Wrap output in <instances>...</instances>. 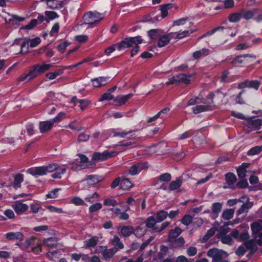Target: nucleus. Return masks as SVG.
I'll list each match as a JSON object with an SVG mask.
<instances>
[{"instance_id":"64","label":"nucleus","mask_w":262,"mask_h":262,"mask_svg":"<svg viewBox=\"0 0 262 262\" xmlns=\"http://www.w3.org/2000/svg\"><path fill=\"white\" fill-rule=\"evenodd\" d=\"M254 236L258 245L261 246L262 245V230Z\"/></svg>"},{"instance_id":"25","label":"nucleus","mask_w":262,"mask_h":262,"mask_svg":"<svg viewBox=\"0 0 262 262\" xmlns=\"http://www.w3.org/2000/svg\"><path fill=\"white\" fill-rule=\"evenodd\" d=\"M255 239L254 237L250 240L247 241L245 242L244 245L247 249L251 250V254L254 253L257 250V247L255 244Z\"/></svg>"},{"instance_id":"15","label":"nucleus","mask_w":262,"mask_h":262,"mask_svg":"<svg viewBox=\"0 0 262 262\" xmlns=\"http://www.w3.org/2000/svg\"><path fill=\"white\" fill-rule=\"evenodd\" d=\"M133 96V94H128L126 95L117 96L114 99V102L118 106H121L124 104L128 99Z\"/></svg>"},{"instance_id":"19","label":"nucleus","mask_w":262,"mask_h":262,"mask_svg":"<svg viewBox=\"0 0 262 262\" xmlns=\"http://www.w3.org/2000/svg\"><path fill=\"white\" fill-rule=\"evenodd\" d=\"M6 238L8 240L17 239L21 241L24 238V235L20 232H11L6 234Z\"/></svg>"},{"instance_id":"29","label":"nucleus","mask_w":262,"mask_h":262,"mask_svg":"<svg viewBox=\"0 0 262 262\" xmlns=\"http://www.w3.org/2000/svg\"><path fill=\"white\" fill-rule=\"evenodd\" d=\"M24 181V176L22 174L18 173L14 178L13 186L17 189L21 187V183Z\"/></svg>"},{"instance_id":"12","label":"nucleus","mask_w":262,"mask_h":262,"mask_svg":"<svg viewBox=\"0 0 262 262\" xmlns=\"http://www.w3.org/2000/svg\"><path fill=\"white\" fill-rule=\"evenodd\" d=\"M28 173L37 178L40 176L46 174L45 166H40L29 168L27 170Z\"/></svg>"},{"instance_id":"38","label":"nucleus","mask_w":262,"mask_h":262,"mask_svg":"<svg viewBox=\"0 0 262 262\" xmlns=\"http://www.w3.org/2000/svg\"><path fill=\"white\" fill-rule=\"evenodd\" d=\"M236 176L232 173H228L226 174V181L229 185H233L236 182Z\"/></svg>"},{"instance_id":"39","label":"nucleus","mask_w":262,"mask_h":262,"mask_svg":"<svg viewBox=\"0 0 262 262\" xmlns=\"http://www.w3.org/2000/svg\"><path fill=\"white\" fill-rule=\"evenodd\" d=\"M262 151V145L256 146L251 148L247 152L248 156H253L259 154Z\"/></svg>"},{"instance_id":"23","label":"nucleus","mask_w":262,"mask_h":262,"mask_svg":"<svg viewBox=\"0 0 262 262\" xmlns=\"http://www.w3.org/2000/svg\"><path fill=\"white\" fill-rule=\"evenodd\" d=\"M183 178L182 177H179L176 179V180L171 182L169 185V190L173 191L180 188L182 184Z\"/></svg>"},{"instance_id":"14","label":"nucleus","mask_w":262,"mask_h":262,"mask_svg":"<svg viewBox=\"0 0 262 262\" xmlns=\"http://www.w3.org/2000/svg\"><path fill=\"white\" fill-rule=\"evenodd\" d=\"M12 207L17 214H21L27 211L28 209V206L27 204L20 202H16L12 205Z\"/></svg>"},{"instance_id":"47","label":"nucleus","mask_w":262,"mask_h":262,"mask_svg":"<svg viewBox=\"0 0 262 262\" xmlns=\"http://www.w3.org/2000/svg\"><path fill=\"white\" fill-rule=\"evenodd\" d=\"M242 17V14L235 13L231 14L229 17V20L230 22L236 23L239 21Z\"/></svg>"},{"instance_id":"6","label":"nucleus","mask_w":262,"mask_h":262,"mask_svg":"<svg viewBox=\"0 0 262 262\" xmlns=\"http://www.w3.org/2000/svg\"><path fill=\"white\" fill-rule=\"evenodd\" d=\"M224 97V94L220 91L210 93L207 96V103L210 105L214 103H220L222 102Z\"/></svg>"},{"instance_id":"57","label":"nucleus","mask_w":262,"mask_h":262,"mask_svg":"<svg viewBox=\"0 0 262 262\" xmlns=\"http://www.w3.org/2000/svg\"><path fill=\"white\" fill-rule=\"evenodd\" d=\"M102 208V204L100 203H97L90 206L89 211L90 212H94L100 210Z\"/></svg>"},{"instance_id":"16","label":"nucleus","mask_w":262,"mask_h":262,"mask_svg":"<svg viewBox=\"0 0 262 262\" xmlns=\"http://www.w3.org/2000/svg\"><path fill=\"white\" fill-rule=\"evenodd\" d=\"M101 181V179L97 176L94 175H90L87 177V178L82 181V184H89L90 185H93L96 183H99Z\"/></svg>"},{"instance_id":"60","label":"nucleus","mask_w":262,"mask_h":262,"mask_svg":"<svg viewBox=\"0 0 262 262\" xmlns=\"http://www.w3.org/2000/svg\"><path fill=\"white\" fill-rule=\"evenodd\" d=\"M60 190V188H55L54 190L49 191V193L47 194V197L52 199L56 198L58 195V192Z\"/></svg>"},{"instance_id":"61","label":"nucleus","mask_w":262,"mask_h":262,"mask_svg":"<svg viewBox=\"0 0 262 262\" xmlns=\"http://www.w3.org/2000/svg\"><path fill=\"white\" fill-rule=\"evenodd\" d=\"M79 106L83 110L85 109L90 103V101L86 99H80L78 100Z\"/></svg>"},{"instance_id":"10","label":"nucleus","mask_w":262,"mask_h":262,"mask_svg":"<svg viewBox=\"0 0 262 262\" xmlns=\"http://www.w3.org/2000/svg\"><path fill=\"white\" fill-rule=\"evenodd\" d=\"M247 57L254 58H255V56L253 55L250 54H244L243 55L237 56L235 57L231 62V64L233 67H241L246 61Z\"/></svg>"},{"instance_id":"8","label":"nucleus","mask_w":262,"mask_h":262,"mask_svg":"<svg viewBox=\"0 0 262 262\" xmlns=\"http://www.w3.org/2000/svg\"><path fill=\"white\" fill-rule=\"evenodd\" d=\"M39 74L37 69L35 66H34L33 69L30 70L28 74H22L18 78V81H29L35 78Z\"/></svg>"},{"instance_id":"63","label":"nucleus","mask_w":262,"mask_h":262,"mask_svg":"<svg viewBox=\"0 0 262 262\" xmlns=\"http://www.w3.org/2000/svg\"><path fill=\"white\" fill-rule=\"evenodd\" d=\"M29 41V43H30V47L31 48H34L36 47L40 43L41 40L39 37H36L32 39H28Z\"/></svg>"},{"instance_id":"4","label":"nucleus","mask_w":262,"mask_h":262,"mask_svg":"<svg viewBox=\"0 0 262 262\" xmlns=\"http://www.w3.org/2000/svg\"><path fill=\"white\" fill-rule=\"evenodd\" d=\"M191 75L179 74L169 78L168 83L173 84L178 83H183L188 84L190 82Z\"/></svg>"},{"instance_id":"62","label":"nucleus","mask_w":262,"mask_h":262,"mask_svg":"<svg viewBox=\"0 0 262 262\" xmlns=\"http://www.w3.org/2000/svg\"><path fill=\"white\" fill-rule=\"evenodd\" d=\"M86 247H94L97 244V240L95 237H92L86 241Z\"/></svg>"},{"instance_id":"31","label":"nucleus","mask_w":262,"mask_h":262,"mask_svg":"<svg viewBox=\"0 0 262 262\" xmlns=\"http://www.w3.org/2000/svg\"><path fill=\"white\" fill-rule=\"evenodd\" d=\"M209 53V50L206 48H203L202 49L196 51L193 53V57L198 59L202 56H207Z\"/></svg>"},{"instance_id":"11","label":"nucleus","mask_w":262,"mask_h":262,"mask_svg":"<svg viewBox=\"0 0 262 262\" xmlns=\"http://www.w3.org/2000/svg\"><path fill=\"white\" fill-rule=\"evenodd\" d=\"M174 37V33H170L167 34L161 35L159 37L157 45L159 47H163L166 46L170 39Z\"/></svg>"},{"instance_id":"18","label":"nucleus","mask_w":262,"mask_h":262,"mask_svg":"<svg viewBox=\"0 0 262 262\" xmlns=\"http://www.w3.org/2000/svg\"><path fill=\"white\" fill-rule=\"evenodd\" d=\"M251 228L253 236L256 235L262 230V220H259L251 224Z\"/></svg>"},{"instance_id":"24","label":"nucleus","mask_w":262,"mask_h":262,"mask_svg":"<svg viewBox=\"0 0 262 262\" xmlns=\"http://www.w3.org/2000/svg\"><path fill=\"white\" fill-rule=\"evenodd\" d=\"M253 205V202L249 201V200L246 202L244 203L241 207V208L237 211V214L238 215L246 212L250 209Z\"/></svg>"},{"instance_id":"5","label":"nucleus","mask_w":262,"mask_h":262,"mask_svg":"<svg viewBox=\"0 0 262 262\" xmlns=\"http://www.w3.org/2000/svg\"><path fill=\"white\" fill-rule=\"evenodd\" d=\"M118 153L116 151H108L107 150H105L102 153L95 152L93 155L92 159L95 161H105L117 156Z\"/></svg>"},{"instance_id":"37","label":"nucleus","mask_w":262,"mask_h":262,"mask_svg":"<svg viewBox=\"0 0 262 262\" xmlns=\"http://www.w3.org/2000/svg\"><path fill=\"white\" fill-rule=\"evenodd\" d=\"M194 32L193 30H185L182 32L180 31L178 33H173L174 35L176 34L175 38L177 39H182L183 37L189 36L190 34Z\"/></svg>"},{"instance_id":"34","label":"nucleus","mask_w":262,"mask_h":262,"mask_svg":"<svg viewBox=\"0 0 262 262\" xmlns=\"http://www.w3.org/2000/svg\"><path fill=\"white\" fill-rule=\"evenodd\" d=\"M173 5L170 3L162 5L160 6V10L161 11V17L165 18L168 14V10L170 9Z\"/></svg>"},{"instance_id":"36","label":"nucleus","mask_w":262,"mask_h":262,"mask_svg":"<svg viewBox=\"0 0 262 262\" xmlns=\"http://www.w3.org/2000/svg\"><path fill=\"white\" fill-rule=\"evenodd\" d=\"M168 216V212L165 210H161L158 212L156 214V220L158 223L163 221Z\"/></svg>"},{"instance_id":"21","label":"nucleus","mask_w":262,"mask_h":262,"mask_svg":"<svg viewBox=\"0 0 262 262\" xmlns=\"http://www.w3.org/2000/svg\"><path fill=\"white\" fill-rule=\"evenodd\" d=\"M43 244L51 248H56L58 245V240L55 237H52L45 239L43 241Z\"/></svg>"},{"instance_id":"46","label":"nucleus","mask_w":262,"mask_h":262,"mask_svg":"<svg viewBox=\"0 0 262 262\" xmlns=\"http://www.w3.org/2000/svg\"><path fill=\"white\" fill-rule=\"evenodd\" d=\"M261 83L259 81L257 80H248V88H253L256 90H258Z\"/></svg>"},{"instance_id":"54","label":"nucleus","mask_w":262,"mask_h":262,"mask_svg":"<svg viewBox=\"0 0 262 262\" xmlns=\"http://www.w3.org/2000/svg\"><path fill=\"white\" fill-rule=\"evenodd\" d=\"M192 221V217L190 215H185L181 220V222L183 224L186 226L189 225Z\"/></svg>"},{"instance_id":"43","label":"nucleus","mask_w":262,"mask_h":262,"mask_svg":"<svg viewBox=\"0 0 262 262\" xmlns=\"http://www.w3.org/2000/svg\"><path fill=\"white\" fill-rule=\"evenodd\" d=\"M162 32L160 30L152 29L148 32V34L150 38L156 39L161 36Z\"/></svg>"},{"instance_id":"40","label":"nucleus","mask_w":262,"mask_h":262,"mask_svg":"<svg viewBox=\"0 0 262 262\" xmlns=\"http://www.w3.org/2000/svg\"><path fill=\"white\" fill-rule=\"evenodd\" d=\"M120 185L121 188L124 190H128L133 186L132 183L128 178L123 179L121 181Z\"/></svg>"},{"instance_id":"32","label":"nucleus","mask_w":262,"mask_h":262,"mask_svg":"<svg viewBox=\"0 0 262 262\" xmlns=\"http://www.w3.org/2000/svg\"><path fill=\"white\" fill-rule=\"evenodd\" d=\"M249 127L253 128L255 129H259L262 125V120L260 119H250L249 121Z\"/></svg>"},{"instance_id":"52","label":"nucleus","mask_w":262,"mask_h":262,"mask_svg":"<svg viewBox=\"0 0 262 262\" xmlns=\"http://www.w3.org/2000/svg\"><path fill=\"white\" fill-rule=\"evenodd\" d=\"M99 197V195L97 192L93 193L92 195H88L85 200L86 201L92 203L96 201V199Z\"/></svg>"},{"instance_id":"22","label":"nucleus","mask_w":262,"mask_h":262,"mask_svg":"<svg viewBox=\"0 0 262 262\" xmlns=\"http://www.w3.org/2000/svg\"><path fill=\"white\" fill-rule=\"evenodd\" d=\"M92 84L94 87H99L105 85L107 82V78L100 77L92 80Z\"/></svg>"},{"instance_id":"44","label":"nucleus","mask_w":262,"mask_h":262,"mask_svg":"<svg viewBox=\"0 0 262 262\" xmlns=\"http://www.w3.org/2000/svg\"><path fill=\"white\" fill-rule=\"evenodd\" d=\"M103 204L106 206L115 207L118 205V203L113 198H106L103 201Z\"/></svg>"},{"instance_id":"49","label":"nucleus","mask_w":262,"mask_h":262,"mask_svg":"<svg viewBox=\"0 0 262 262\" xmlns=\"http://www.w3.org/2000/svg\"><path fill=\"white\" fill-rule=\"evenodd\" d=\"M114 96L112 94L107 91V92L105 93H104L100 98L99 99V101H103L104 100H114Z\"/></svg>"},{"instance_id":"2","label":"nucleus","mask_w":262,"mask_h":262,"mask_svg":"<svg viewBox=\"0 0 262 262\" xmlns=\"http://www.w3.org/2000/svg\"><path fill=\"white\" fill-rule=\"evenodd\" d=\"M104 14L96 11H89L85 13L82 20L83 24L92 25L94 24L98 23L103 19Z\"/></svg>"},{"instance_id":"50","label":"nucleus","mask_w":262,"mask_h":262,"mask_svg":"<svg viewBox=\"0 0 262 262\" xmlns=\"http://www.w3.org/2000/svg\"><path fill=\"white\" fill-rule=\"evenodd\" d=\"M135 130H130L128 132H113V136L114 137H120L121 138H125L127 135L129 134H132L133 132H134Z\"/></svg>"},{"instance_id":"58","label":"nucleus","mask_w":262,"mask_h":262,"mask_svg":"<svg viewBox=\"0 0 262 262\" xmlns=\"http://www.w3.org/2000/svg\"><path fill=\"white\" fill-rule=\"evenodd\" d=\"M64 115H65L64 113L60 112L55 118H54L52 119H51V120L52 121V122L54 124V123H57L60 122L63 119Z\"/></svg>"},{"instance_id":"55","label":"nucleus","mask_w":262,"mask_h":262,"mask_svg":"<svg viewBox=\"0 0 262 262\" xmlns=\"http://www.w3.org/2000/svg\"><path fill=\"white\" fill-rule=\"evenodd\" d=\"M221 241L223 244L231 245L232 242V239L229 235H224L222 236L221 237Z\"/></svg>"},{"instance_id":"13","label":"nucleus","mask_w":262,"mask_h":262,"mask_svg":"<svg viewBox=\"0 0 262 262\" xmlns=\"http://www.w3.org/2000/svg\"><path fill=\"white\" fill-rule=\"evenodd\" d=\"M54 125L51 120L41 121L39 123V129L41 133H45L50 131Z\"/></svg>"},{"instance_id":"42","label":"nucleus","mask_w":262,"mask_h":262,"mask_svg":"<svg viewBox=\"0 0 262 262\" xmlns=\"http://www.w3.org/2000/svg\"><path fill=\"white\" fill-rule=\"evenodd\" d=\"M55 171V173L52 175V178L54 179H60L61 178L62 174L66 172V168H60L57 165V168Z\"/></svg>"},{"instance_id":"30","label":"nucleus","mask_w":262,"mask_h":262,"mask_svg":"<svg viewBox=\"0 0 262 262\" xmlns=\"http://www.w3.org/2000/svg\"><path fill=\"white\" fill-rule=\"evenodd\" d=\"M210 105L208 103L207 105H200L194 106L192 108V111L194 114H199L201 112L208 111L210 108Z\"/></svg>"},{"instance_id":"7","label":"nucleus","mask_w":262,"mask_h":262,"mask_svg":"<svg viewBox=\"0 0 262 262\" xmlns=\"http://www.w3.org/2000/svg\"><path fill=\"white\" fill-rule=\"evenodd\" d=\"M78 156L80 158L79 162L77 161L76 164L75 163H72L69 165V167L75 170H79L86 168L84 164L86 163L88 160V158L82 154H79Z\"/></svg>"},{"instance_id":"33","label":"nucleus","mask_w":262,"mask_h":262,"mask_svg":"<svg viewBox=\"0 0 262 262\" xmlns=\"http://www.w3.org/2000/svg\"><path fill=\"white\" fill-rule=\"evenodd\" d=\"M234 212V209H225L222 212V217L225 220H229L233 217Z\"/></svg>"},{"instance_id":"9","label":"nucleus","mask_w":262,"mask_h":262,"mask_svg":"<svg viewBox=\"0 0 262 262\" xmlns=\"http://www.w3.org/2000/svg\"><path fill=\"white\" fill-rule=\"evenodd\" d=\"M147 163H138L130 167L128 173L132 176H135L139 173L142 170L147 169Z\"/></svg>"},{"instance_id":"20","label":"nucleus","mask_w":262,"mask_h":262,"mask_svg":"<svg viewBox=\"0 0 262 262\" xmlns=\"http://www.w3.org/2000/svg\"><path fill=\"white\" fill-rule=\"evenodd\" d=\"M157 223H158L157 220L152 216L148 217L145 222L146 227L151 229L154 232H156L155 228L158 227L156 225Z\"/></svg>"},{"instance_id":"48","label":"nucleus","mask_w":262,"mask_h":262,"mask_svg":"<svg viewBox=\"0 0 262 262\" xmlns=\"http://www.w3.org/2000/svg\"><path fill=\"white\" fill-rule=\"evenodd\" d=\"M135 236L137 237H141L142 236H143L145 233V230L143 229V228L138 226L137 227L136 229L134 230V232Z\"/></svg>"},{"instance_id":"17","label":"nucleus","mask_w":262,"mask_h":262,"mask_svg":"<svg viewBox=\"0 0 262 262\" xmlns=\"http://www.w3.org/2000/svg\"><path fill=\"white\" fill-rule=\"evenodd\" d=\"M182 232V230L179 227H176L173 229L170 230L168 234V242H170L177 238Z\"/></svg>"},{"instance_id":"28","label":"nucleus","mask_w":262,"mask_h":262,"mask_svg":"<svg viewBox=\"0 0 262 262\" xmlns=\"http://www.w3.org/2000/svg\"><path fill=\"white\" fill-rule=\"evenodd\" d=\"M223 204L220 202L214 203L212 205V212L216 218L218 216L219 213L221 211Z\"/></svg>"},{"instance_id":"3","label":"nucleus","mask_w":262,"mask_h":262,"mask_svg":"<svg viewBox=\"0 0 262 262\" xmlns=\"http://www.w3.org/2000/svg\"><path fill=\"white\" fill-rule=\"evenodd\" d=\"M207 255L208 256L212 258L214 262H219L223 258L227 257L228 256L226 251L217 248L209 249L207 252Z\"/></svg>"},{"instance_id":"27","label":"nucleus","mask_w":262,"mask_h":262,"mask_svg":"<svg viewBox=\"0 0 262 262\" xmlns=\"http://www.w3.org/2000/svg\"><path fill=\"white\" fill-rule=\"evenodd\" d=\"M169 243H170V246L172 248H179L183 247L184 245L185 242L184 238L181 236Z\"/></svg>"},{"instance_id":"56","label":"nucleus","mask_w":262,"mask_h":262,"mask_svg":"<svg viewBox=\"0 0 262 262\" xmlns=\"http://www.w3.org/2000/svg\"><path fill=\"white\" fill-rule=\"evenodd\" d=\"M46 173L48 172H52L57 168V164L55 163L50 164L47 166H44Z\"/></svg>"},{"instance_id":"51","label":"nucleus","mask_w":262,"mask_h":262,"mask_svg":"<svg viewBox=\"0 0 262 262\" xmlns=\"http://www.w3.org/2000/svg\"><path fill=\"white\" fill-rule=\"evenodd\" d=\"M37 24V20L36 19H32L30 22L26 26L21 27V29L26 30H31Z\"/></svg>"},{"instance_id":"53","label":"nucleus","mask_w":262,"mask_h":262,"mask_svg":"<svg viewBox=\"0 0 262 262\" xmlns=\"http://www.w3.org/2000/svg\"><path fill=\"white\" fill-rule=\"evenodd\" d=\"M171 179V174L168 173H165L162 174L159 177V180L161 182H168L170 181Z\"/></svg>"},{"instance_id":"35","label":"nucleus","mask_w":262,"mask_h":262,"mask_svg":"<svg viewBox=\"0 0 262 262\" xmlns=\"http://www.w3.org/2000/svg\"><path fill=\"white\" fill-rule=\"evenodd\" d=\"M134 232V228L132 226H124L120 229L121 235L124 237L128 236Z\"/></svg>"},{"instance_id":"41","label":"nucleus","mask_w":262,"mask_h":262,"mask_svg":"<svg viewBox=\"0 0 262 262\" xmlns=\"http://www.w3.org/2000/svg\"><path fill=\"white\" fill-rule=\"evenodd\" d=\"M35 66L39 74L48 71L52 67V64H36Z\"/></svg>"},{"instance_id":"1","label":"nucleus","mask_w":262,"mask_h":262,"mask_svg":"<svg viewBox=\"0 0 262 262\" xmlns=\"http://www.w3.org/2000/svg\"><path fill=\"white\" fill-rule=\"evenodd\" d=\"M142 42V39L140 36L125 38L120 42L107 48L105 50V53L106 54H110L116 49L119 51H121L123 49L132 47L134 45L141 43Z\"/></svg>"},{"instance_id":"45","label":"nucleus","mask_w":262,"mask_h":262,"mask_svg":"<svg viewBox=\"0 0 262 262\" xmlns=\"http://www.w3.org/2000/svg\"><path fill=\"white\" fill-rule=\"evenodd\" d=\"M113 245L118 249H121L123 248V244L120 242V238L116 236H114L112 240Z\"/></svg>"},{"instance_id":"59","label":"nucleus","mask_w":262,"mask_h":262,"mask_svg":"<svg viewBox=\"0 0 262 262\" xmlns=\"http://www.w3.org/2000/svg\"><path fill=\"white\" fill-rule=\"evenodd\" d=\"M72 203L76 205H84L85 203L79 197H74L71 200Z\"/></svg>"},{"instance_id":"26","label":"nucleus","mask_w":262,"mask_h":262,"mask_svg":"<svg viewBox=\"0 0 262 262\" xmlns=\"http://www.w3.org/2000/svg\"><path fill=\"white\" fill-rule=\"evenodd\" d=\"M117 251L116 248H113L109 249H104L101 252V254L104 259H107L112 258L115 253Z\"/></svg>"}]
</instances>
